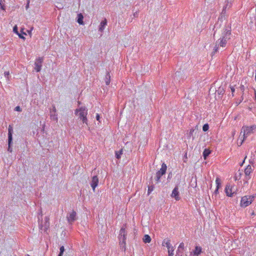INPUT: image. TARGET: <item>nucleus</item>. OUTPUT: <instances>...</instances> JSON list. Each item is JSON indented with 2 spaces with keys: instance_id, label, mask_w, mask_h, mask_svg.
<instances>
[{
  "instance_id": "f257e3e1",
  "label": "nucleus",
  "mask_w": 256,
  "mask_h": 256,
  "mask_svg": "<svg viewBox=\"0 0 256 256\" xmlns=\"http://www.w3.org/2000/svg\"><path fill=\"white\" fill-rule=\"evenodd\" d=\"M75 114L82 120L84 124H88V110L85 107H80L75 110Z\"/></svg>"
},
{
  "instance_id": "f03ea898",
  "label": "nucleus",
  "mask_w": 256,
  "mask_h": 256,
  "mask_svg": "<svg viewBox=\"0 0 256 256\" xmlns=\"http://www.w3.org/2000/svg\"><path fill=\"white\" fill-rule=\"evenodd\" d=\"M254 196H246L242 198L240 206L242 207L246 208L252 204L254 200Z\"/></svg>"
},
{
  "instance_id": "7ed1b4c3",
  "label": "nucleus",
  "mask_w": 256,
  "mask_h": 256,
  "mask_svg": "<svg viewBox=\"0 0 256 256\" xmlns=\"http://www.w3.org/2000/svg\"><path fill=\"white\" fill-rule=\"evenodd\" d=\"M256 128V126H244L242 128L241 133L243 132L244 139L246 138L248 135L253 132V130Z\"/></svg>"
},
{
  "instance_id": "20e7f679",
  "label": "nucleus",
  "mask_w": 256,
  "mask_h": 256,
  "mask_svg": "<svg viewBox=\"0 0 256 256\" xmlns=\"http://www.w3.org/2000/svg\"><path fill=\"white\" fill-rule=\"evenodd\" d=\"M167 169V166L166 164L163 163L160 169L156 173V182H158L161 176L165 174Z\"/></svg>"
},
{
  "instance_id": "39448f33",
  "label": "nucleus",
  "mask_w": 256,
  "mask_h": 256,
  "mask_svg": "<svg viewBox=\"0 0 256 256\" xmlns=\"http://www.w3.org/2000/svg\"><path fill=\"white\" fill-rule=\"evenodd\" d=\"M126 229L124 228H120V244L122 246V244L125 246L126 244Z\"/></svg>"
},
{
  "instance_id": "423d86ee",
  "label": "nucleus",
  "mask_w": 256,
  "mask_h": 256,
  "mask_svg": "<svg viewBox=\"0 0 256 256\" xmlns=\"http://www.w3.org/2000/svg\"><path fill=\"white\" fill-rule=\"evenodd\" d=\"M231 28L229 26H225L223 29L222 38L228 40L230 38Z\"/></svg>"
},
{
  "instance_id": "0eeeda50",
  "label": "nucleus",
  "mask_w": 256,
  "mask_h": 256,
  "mask_svg": "<svg viewBox=\"0 0 256 256\" xmlns=\"http://www.w3.org/2000/svg\"><path fill=\"white\" fill-rule=\"evenodd\" d=\"M227 41V40L221 37L216 42V44L214 48V52H216L218 51V45H220L222 47H224L226 46Z\"/></svg>"
},
{
  "instance_id": "6e6552de",
  "label": "nucleus",
  "mask_w": 256,
  "mask_h": 256,
  "mask_svg": "<svg viewBox=\"0 0 256 256\" xmlns=\"http://www.w3.org/2000/svg\"><path fill=\"white\" fill-rule=\"evenodd\" d=\"M170 196L172 198H174L177 201L180 200V196L178 186H175L172 191Z\"/></svg>"
},
{
  "instance_id": "1a4fd4ad",
  "label": "nucleus",
  "mask_w": 256,
  "mask_h": 256,
  "mask_svg": "<svg viewBox=\"0 0 256 256\" xmlns=\"http://www.w3.org/2000/svg\"><path fill=\"white\" fill-rule=\"evenodd\" d=\"M43 62V58H37L36 60L34 65V69L37 72H40L41 70L42 65Z\"/></svg>"
},
{
  "instance_id": "9d476101",
  "label": "nucleus",
  "mask_w": 256,
  "mask_h": 256,
  "mask_svg": "<svg viewBox=\"0 0 256 256\" xmlns=\"http://www.w3.org/2000/svg\"><path fill=\"white\" fill-rule=\"evenodd\" d=\"M50 226L49 222V218L47 217L45 218L44 220V225L40 224V228L43 230L44 232H47V230H48Z\"/></svg>"
},
{
  "instance_id": "9b49d317",
  "label": "nucleus",
  "mask_w": 256,
  "mask_h": 256,
  "mask_svg": "<svg viewBox=\"0 0 256 256\" xmlns=\"http://www.w3.org/2000/svg\"><path fill=\"white\" fill-rule=\"evenodd\" d=\"M98 178L96 176H94L92 178L91 186L94 191L96 188L98 186Z\"/></svg>"
},
{
  "instance_id": "f8f14e48",
  "label": "nucleus",
  "mask_w": 256,
  "mask_h": 256,
  "mask_svg": "<svg viewBox=\"0 0 256 256\" xmlns=\"http://www.w3.org/2000/svg\"><path fill=\"white\" fill-rule=\"evenodd\" d=\"M76 212L72 211L69 216H67L68 220L70 223H72L76 220Z\"/></svg>"
},
{
  "instance_id": "ddd939ff",
  "label": "nucleus",
  "mask_w": 256,
  "mask_h": 256,
  "mask_svg": "<svg viewBox=\"0 0 256 256\" xmlns=\"http://www.w3.org/2000/svg\"><path fill=\"white\" fill-rule=\"evenodd\" d=\"M202 252V248L200 246H196L193 252L194 255L198 256Z\"/></svg>"
},
{
  "instance_id": "4468645a",
  "label": "nucleus",
  "mask_w": 256,
  "mask_h": 256,
  "mask_svg": "<svg viewBox=\"0 0 256 256\" xmlns=\"http://www.w3.org/2000/svg\"><path fill=\"white\" fill-rule=\"evenodd\" d=\"M225 192L226 194L228 196H232V188L230 186H226L225 188Z\"/></svg>"
},
{
  "instance_id": "2eb2a0df",
  "label": "nucleus",
  "mask_w": 256,
  "mask_h": 256,
  "mask_svg": "<svg viewBox=\"0 0 256 256\" xmlns=\"http://www.w3.org/2000/svg\"><path fill=\"white\" fill-rule=\"evenodd\" d=\"M12 126L9 125L8 126V142L9 144H11L12 142Z\"/></svg>"
},
{
  "instance_id": "dca6fc26",
  "label": "nucleus",
  "mask_w": 256,
  "mask_h": 256,
  "mask_svg": "<svg viewBox=\"0 0 256 256\" xmlns=\"http://www.w3.org/2000/svg\"><path fill=\"white\" fill-rule=\"evenodd\" d=\"M162 246H166L167 248H170V247L172 246L170 244V240L168 239L164 240L162 241Z\"/></svg>"
},
{
  "instance_id": "f3484780",
  "label": "nucleus",
  "mask_w": 256,
  "mask_h": 256,
  "mask_svg": "<svg viewBox=\"0 0 256 256\" xmlns=\"http://www.w3.org/2000/svg\"><path fill=\"white\" fill-rule=\"evenodd\" d=\"M211 153V150L209 149L206 148L203 152V156L204 160H206L207 157Z\"/></svg>"
},
{
  "instance_id": "a211bd4d",
  "label": "nucleus",
  "mask_w": 256,
  "mask_h": 256,
  "mask_svg": "<svg viewBox=\"0 0 256 256\" xmlns=\"http://www.w3.org/2000/svg\"><path fill=\"white\" fill-rule=\"evenodd\" d=\"M143 242L146 244V243H150L151 240V238L150 236L148 234H145L142 238Z\"/></svg>"
},
{
  "instance_id": "6ab92c4d",
  "label": "nucleus",
  "mask_w": 256,
  "mask_h": 256,
  "mask_svg": "<svg viewBox=\"0 0 256 256\" xmlns=\"http://www.w3.org/2000/svg\"><path fill=\"white\" fill-rule=\"evenodd\" d=\"M106 24L107 21L106 19H104L100 22L99 28L100 31L102 32L104 30L105 26L106 25Z\"/></svg>"
},
{
  "instance_id": "aec40b11",
  "label": "nucleus",
  "mask_w": 256,
  "mask_h": 256,
  "mask_svg": "<svg viewBox=\"0 0 256 256\" xmlns=\"http://www.w3.org/2000/svg\"><path fill=\"white\" fill-rule=\"evenodd\" d=\"M252 171V166L248 165L244 170V173L246 175L248 176Z\"/></svg>"
},
{
  "instance_id": "412c9836",
  "label": "nucleus",
  "mask_w": 256,
  "mask_h": 256,
  "mask_svg": "<svg viewBox=\"0 0 256 256\" xmlns=\"http://www.w3.org/2000/svg\"><path fill=\"white\" fill-rule=\"evenodd\" d=\"M83 16L82 14H78V22L80 24H83Z\"/></svg>"
},
{
  "instance_id": "4be33fe9",
  "label": "nucleus",
  "mask_w": 256,
  "mask_h": 256,
  "mask_svg": "<svg viewBox=\"0 0 256 256\" xmlns=\"http://www.w3.org/2000/svg\"><path fill=\"white\" fill-rule=\"evenodd\" d=\"M168 256H173L174 248L172 246H170V248H168Z\"/></svg>"
},
{
  "instance_id": "5701e85b",
  "label": "nucleus",
  "mask_w": 256,
  "mask_h": 256,
  "mask_svg": "<svg viewBox=\"0 0 256 256\" xmlns=\"http://www.w3.org/2000/svg\"><path fill=\"white\" fill-rule=\"evenodd\" d=\"M122 154V150H121L120 151L116 152V156L118 159H120V158L121 155Z\"/></svg>"
},
{
  "instance_id": "b1692460",
  "label": "nucleus",
  "mask_w": 256,
  "mask_h": 256,
  "mask_svg": "<svg viewBox=\"0 0 256 256\" xmlns=\"http://www.w3.org/2000/svg\"><path fill=\"white\" fill-rule=\"evenodd\" d=\"M216 188H219L220 187V185H221L220 180L219 178H216Z\"/></svg>"
},
{
  "instance_id": "393cba45",
  "label": "nucleus",
  "mask_w": 256,
  "mask_h": 256,
  "mask_svg": "<svg viewBox=\"0 0 256 256\" xmlns=\"http://www.w3.org/2000/svg\"><path fill=\"white\" fill-rule=\"evenodd\" d=\"M209 126L208 124H204L202 126V130L204 132H206L208 130Z\"/></svg>"
},
{
  "instance_id": "a878e982",
  "label": "nucleus",
  "mask_w": 256,
  "mask_h": 256,
  "mask_svg": "<svg viewBox=\"0 0 256 256\" xmlns=\"http://www.w3.org/2000/svg\"><path fill=\"white\" fill-rule=\"evenodd\" d=\"M106 85H108L110 83V76L109 74H106Z\"/></svg>"
},
{
  "instance_id": "bb28decb",
  "label": "nucleus",
  "mask_w": 256,
  "mask_h": 256,
  "mask_svg": "<svg viewBox=\"0 0 256 256\" xmlns=\"http://www.w3.org/2000/svg\"><path fill=\"white\" fill-rule=\"evenodd\" d=\"M64 251V246H62L60 248V254H58V256H62Z\"/></svg>"
},
{
  "instance_id": "cd10ccee",
  "label": "nucleus",
  "mask_w": 256,
  "mask_h": 256,
  "mask_svg": "<svg viewBox=\"0 0 256 256\" xmlns=\"http://www.w3.org/2000/svg\"><path fill=\"white\" fill-rule=\"evenodd\" d=\"M4 76L8 80H9L10 76V72H4Z\"/></svg>"
},
{
  "instance_id": "c85d7f7f",
  "label": "nucleus",
  "mask_w": 256,
  "mask_h": 256,
  "mask_svg": "<svg viewBox=\"0 0 256 256\" xmlns=\"http://www.w3.org/2000/svg\"><path fill=\"white\" fill-rule=\"evenodd\" d=\"M154 187L153 186H149L148 188V194H150L153 190Z\"/></svg>"
},
{
  "instance_id": "c756f323",
  "label": "nucleus",
  "mask_w": 256,
  "mask_h": 256,
  "mask_svg": "<svg viewBox=\"0 0 256 256\" xmlns=\"http://www.w3.org/2000/svg\"><path fill=\"white\" fill-rule=\"evenodd\" d=\"M13 30H14V32L15 33H16L17 34H18V28H17V26H14Z\"/></svg>"
},
{
  "instance_id": "7c9ffc66",
  "label": "nucleus",
  "mask_w": 256,
  "mask_h": 256,
  "mask_svg": "<svg viewBox=\"0 0 256 256\" xmlns=\"http://www.w3.org/2000/svg\"><path fill=\"white\" fill-rule=\"evenodd\" d=\"M230 88L231 90V92H232V96H234V93L235 91L234 88L233 86H230Z\"/></svg>"
},
{
  "instance_id": "2f4dec72",
  "label": "nucleus",
  "mask_w": 256,
  "mask_h": 256,
  "mask_svg": "<svg viewBox=\"0 0 256 256\" xmlns=\"http://www.w3.org/2000/svg\"><path fill=\"white\" fill-rule=\"evenodd\" d=\"M15 110H16V111H19V112H20V111H21V108H20L19 106H16V107L15 108Z\"/></svg>"
},
{
  "instance_id": "473e14b6",
  "label": "nucleus",
  "mask_w": 256,
  "mask_h": 256,
  "mask_svg": "<svg viewBox=\"0 0 256 256\" xmlns=\"http://www.w3.org/2000/svg\"><path fill=\"white\" fill-rule=\"evenodd\" d=\"M8 151H9L10 152H12V148H10V144L9 143H8Z\"/></svg>"
},
{
  "instance_id": "72a5a7b5",
  "label": "nucleus",
  "mask_w": 256,
  "mask_h": 256,
  "mask_svg": "<svg viewBox=\"0 0 256 256\" xmlns=\"http://www.w3.org/2000/svg\"><path fill=\"white\" fill-rule=\"evenodd\" d=\"M194 128H192L190 130V134L191 136L192 134L194 132Z\"/></svg>"
},
{
  "instance_id": "f704fd0d",
  "label": "nucleus",
  "mask_w": 256,
  "mask_h": 256,
  "mask_svg": "<svg viewBox=\"0 0 256 256\" xmlns=\"http://www.w3.org/2000/svg\"><path fill=\"white\" fill-rule=\"evenodd\" d=\"M100 115L97 114L96 115V119L97 120L99 121L100 120Z\"/></svg>"
},
{
  "instance_id": "c9c22d12",
  "label": "nucleus",
  "mask_w": 256,
  "mask_h": 256,
  "mask_svg": "<svg viewBox=\"0 0 256 256\" xmlns=\"http://www.w3.org/2000/svg\"><path fill=\"white\" fill-rule=\"evenodd\" d=\"M218 189L219 188H216V190L214 192V194H217L218 193Z\"/></svg>"
},
{
  "instance_id": "e433bc0d",
  "label": "nucleus",
  "mask_w": 256,
  "mask_h": 256,
  "mask_svg": "<svg viewBox=\"0 0 256 256\" xmlns=\"http://www.w3.org/2000/svg\"><path fill=\"white\" fill-rule=\"evenodd\" d=\"M18 34V36L20 38H22V39H25V38L24 36H22V35H21L20 34Z\"/></svg>"
},
{
  "instance_id": "4c0bfd02",
  "label": "nucleus",
  "mask_w": 256,
  "mask_h": 256,
  "mask_svg": "<svg viewBox=\"0 0 256 256\" xmlns=\"http://www.w3.org/2000/svg\"><path fill=\"white\" fill-rule=\"evenodd\" d=\"M184 244L183 243H181L180 244V246L179 247H184Z\"/></svg>"
},
{
  "instance_id": "58836bf2",
  "label": "nucleus",
  "mask_w": 256,
  "mask_h": 256,
  "mask_svg": "<svg viewBox=\"0 0 256 256\" xmlns=\"http://www.w3.org/2000/svg\"><path fill=\"white\" fill-rule=\"evenodd\" d=\"M255 100H256V91L255 90Z\"/></svg>"
},
{
  "instance_id": "ea45409f",
  "label": "nucleus",
  "mask_w": 256,
  "mask_h": 256,
  "mask_svg": "<svg viewBox=\"0 0 256 256\" xmlns=\"http://www.w3.org/2000/svg\"><path fill=\"white\" fill-rule=\"evenodd\" d=\"M28 256H30L28 254Z\"/></svg>"
}]
</instances>
